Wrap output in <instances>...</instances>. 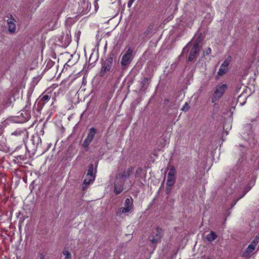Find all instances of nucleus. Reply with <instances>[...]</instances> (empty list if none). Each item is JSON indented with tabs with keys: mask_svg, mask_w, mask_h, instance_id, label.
Returning a JSON list of instances; mask_svg holds the SVG:
<instances>
[{
	"mask_svg": "<svg viewBox=\"0 0 259 259\" xmlns=\"http://www.w3.org/2000/svg\"><path fill=\"white\" fill-rule=\"evenodd\" d=\"M22 134H23V132L22 131H21V130H16L14 132L12 133V135H15V136H20Z\"/></svg>",
	"mask_w": 259,
	"mask_h": 259,
	"instance_id": "5701e85b",
	"label": "nucleus"
},
{
	"mask_svg": "<svg viewBox=\"0 0 259 259\" xmlns=\"http://www.w3.org/2000/svg\"><path fill=\"white\" fill-rule=\"evenodd\" d=\"M211 49L210 48H208L206 51V53L207 55H208L210 53H211Z\"/></svg>",
	"mask_w": 259,
	"mask_h": 259,
	"instance_id": "bb28decb",
	"label": "nucleus"
},
{
	"mask_svg": "<svg viewBox=\"0 0 259 259\" xmlns=\"http://www.w3.org/2000/svg\"><path fill=\"white\" fill-rule=\"evenodd\" d=\"M135 177L140 181V179H145V175L142 168H138L135 172Z\"/></svg>",
	"mask_w": 259,
	"mask_h": 259,
	"instance_id": "4468645a",
	"label": "nucleus"
},
{
	"mask_svg": "<svg viewBox=\"0 0 259 259\" xmlns=\"http://www.w3.org/2000/svg\"><path fill=\"white\" fill-rule=\"evenodd\" d=\"M140 183H141L142 185H143V183H142V182H140Z\"/></svg>",
	"mask_w": 259,
	"mask_h": 259,
	"instance_id": "7c9ffc66",
	"label": "nucleus"
},
{
	"mask_svg": "<svg viewBox=\"0 0 259 259\" xmlns=\"http://www.w3.org/2000/svg\"><path fill=\"white\" fill-rule=\"evenodd\" d=\"M133 207V200L132 198H126L125 200L124 207L118 209L116 211V214L121 215L131 211Z\"/></svg>",
	"mask_w": 259,
	"mask_h": 259,
	"instance_id": "7ed1b4c3",
	"label": "nucleus"
},
{
	"mask_svg": "<svg viewBox=\"0 0 259 259\" xmlns=\"http://www.w3.org/2000/svg\"><path fill=\"white\" fill-rule=\"evenodd\" d=\"M257 241L254 240L247 247L246 250L243 253V256L244 257H247L250 254H251L253 251L255 250L256 245L257 244Z\"/></svg>",
	"mask_w": 259,
	"mask_h": 259,
	"instance_id": "9d476101",
	"label": "nucleus"
},
{
	"mask_svg": "<svg viewBox=\"0 0 259 259\" xmlns=\"http://www.w3.org/2000/svg\"><path fill=\"white\" fill-rule=\"evenodd\" d=\"M96 4H97V3H96H96H95V7H96Z\"/></svg>",
	"mask_w": 259,
	"mask_h": 259,
	"instance_id": "c756f323",
	"label": "nucleus"
},
{
	"mask_svg": "<svg viewBox=\"0 0 259 259\" xmlns=\"http://www.w3.org/2000/svg\"><path fill=\"white\" fill-rule=\"evenodd\" d=\"M133 50L128 47L122 57L120 62L122 67H125L130 64L133 59Z\"/></svg>",
	"mask_w": 259,
	"mask_h": 259,
	"instance_id": "20e7f679",
	"label": "nucleus"
},
{
	"mask_svg": "<svg viewBox=\"0 0 259 259\" xmlns=\"http://www.w3.org/2000/svg\"><path fill=\"white\" fill-rule=\"evenodd\" d=\"M156 235L151 240L152 243H156L159 242L161 239V235L159 231H157Z\"/></svg>",
	"mask_w": 259,
	"mask_h": 259,
	"instance_id": "f3484780",
	"label": "nucleus"
},
{
	"mask_svg": "<svg viewBox=\"0 0 259 259\" xmlns=\"http://www.w3.org/2000/svg\"><path fill=\"white\" fill-rule=\"evenodd\" d=\"M97 133V130L94 127H91L88 132L87 138L84 140L82 146L87 151L89 149V146L92 142Z\"/></svg>",
	"mask_w": 259,
	"mask_h": 259,
	"instance_id": "39448f33",
	"label": "nucleus"
},
{
	"mask_svg": "<svg viewBox=\"0 0 259 259\" xmlns=\"http://www.w3.org/2000/svg\"><path fill=\"white\" fill-rule=\"evenodd\" d=\"M50 99L49 96L46 95L42 97L41 100L44 102V103H47Z\"/></svg>",
	"mask_w": 259,
	"mask_h": 259,
	"instance_id": "412c9836",
	"label": "nucleus"
},
{
	"mask_svg": "<svg viewBox=\"0 0 259 259\" xmlns=\"http://www.w3.org/2000/svg\"><path fill=\"white\" fill-rule=\"evenodd\" d=\"M257 29H258V30H259V26L258 27V28H257Z\"/></svg>",
	"mask_w": 259,
	"mask_h": 259,
	"instance_id": "2f4dec72",
	"label": "nucleus"
},
{
	"mask_svg": "<svg viewBox=\"0 0 259 259\" xmlns=\"http://www.w3.org/2000/svg\"><path fill=\"white\" fill-rule=\"evenodd\" d=\"M134 171V167L133 166L129 167L119 172L116 176L118 180H121L123 182L128 178Z\"/></svg>",
	"mask_w": 259,
	"mask_h": 259,
	"instance_id": "423d86ee",
	"label": "nucleus"
},
{
	"mask_svg": "<svg viewBox=\"0 0 259 259\" xmlns=\"http://www.w3.org/2000/svg\"><path fill=\"white\" fill-rule=\"evenodd\" d=\"M247 192V191H245L243 192V195L241 196H240V197H239V198L237 200V201L239 199L242 198L246 194Z\"/></svg>",
	"mask_w": 259,
	"mask_h": 259,
	"instance_id": "a878e982",
	"label": "nucleus"
},
{
	"mask_svg": "<svg viewBox=\"0 0 259 259\" xmlns=\"http://www.w3.org/2000/svg\"><path fill=\"white\" fill-rule=\"evenodd\" d=\"M4 124L2 123L0 124V145H2L3 143H4L5 141V139L2 134L3 133L4 129Z\"/></svg>",
	"mask_w": 259,
	"mask_h": 259,
	"instance_id": "dca6fc26",
	"label": "nucleus"
},
{
	"mask_svg": "<svg viewBox=\"0 0 259 259\" xmlns=\"http://www.w3.org/2000/svg\"><path fill=\"white\" fill-rule=\"evenodd\" d=\"M106 107H107V106H106L104 108V110H106Z\"/></svg>",
	"mask_w": 259,
	"mask_h": 259,
	"instance_id": "cd10ccee",
	"label": "nucleus"
},
{
	"mask_svg": "<svg viewBox=\"0 0 259 259\" xmlns=\"http://www.w3.org/2000/svg\"><path fill=\"white\" fill-rule=\"evenodd\" d=\"M135 1V0H129L128 4H127V6H128V8H130L132 6L133 3Z\"/></svg>",
	"mask_w": 259,
	"mask_h": 259,
	"instance_id": "393cba45",
	"label": "nucleus"
},
{
	"mask_svg": "<svg viewBox=\"0 0 259 259\" xmlns=\"http://www.w3.org/2000/svg\"><path fill=\"white\" fill-rule=\"evenodd\" d=\"M21 115L24 116L25 120H28L30 118V114L28 112L22 111Z\"/></svg>",
	"mask_w": 259,
	"mask_h": 259,
	"instance_id": "aec40b11",
	"label": "nucleus"
},
{
	"mask_svg": "<svg viewBox=\"0 0 259 259\" xmlns=\"http://www.w3.org/2000/svg\"><path fill=\"white\" fill-rule=\"evenodd\" d=\"M199 51V48L198 43H195L192 48L188 60L189 61H192L198 55Z\"/></svg>",
	"mask_w": 259,
	"mask_h": 259,
	"instance_id": "1a4fd4ad",
	"label": "nucleus"
},
{
	"mask_svg": "<svg viewBox=\"0 0 259 259\" xmlns=\"http://www.w3.org/2000/svg\"><path fill=\"white\" fill-rule=\"evenodd\" d=\"M229 64V60L228 59L225 60L220 66V68L217 73L216 76L217 78H219V76L224 75L228 70V67Z\"/></svg>",
	"mask_w": 259,
	"mask_h": 259,
	"instance_id": "6e6552de",
	"label": "nucleus"
},
{
	"mask_svg": "<svg viewBox=\"0 0 259 259\" xmlns=\"http://www.w3.org/2000/svg\"><path fill=\"white\" fill-rule=\"evenodd\" d=\"M95 176L88 177L87 175H86L83 181L82 189L84 190L90 184L93 183L95 180Z\"/></svg>",
	"mask_w": 259,
	"mask_h": 259,
	"instance_id": "ddd939ff",
	"label": "nucleus"
},
{
	"mask_svg": "<svg viewBox=\"0 0 259 259\" xmlns=\"http://www.w3.org/2000/svg\"><path fill=\"white\" fill-rule=\"evenodd\" d=\"M6 18H7L6 21L8 33L10 34L16 33L17 29L16 19L11 14H8Z\"/></svg>",
	"mask_w": 259,
	"mask_h": 259,
	"instance_id": "f03ea898",
	"label": "nucleus"
},
{
	"mask_svg": "<svg viewBox=\"0 0 259 259\" xmlns=\"http://www.w3.org/2000/svg\"><path fill=\"white\" fill-rule=\"evenodd\" d=\"M124 182H122L121 180H118V179L116 178V180L114 183V193L116 194H120L123 190V185Z\"/></svg>",
	"mask_w": 259,
	"mask_h": 259,
	"instance_id": "9b49d317",
	"label": "nucleus"
},
{
	"mask_svg": "<svg viewBox=\"0 0 259 259\" xmlns=\"http://www.w3.org/2000/svg\"><path fill=\"white\" fill-rule=\"evenodd\" d=\"M175 174L176 170L175 168L173 166L171 167L167 175V185L172 186L174 185L176 180Z\"/></svg>",
	"mask_w": 259,
	"mask_h": 259,
	"instance_id": "0eeeda50",
	"label": "nucleus"
},
{
	"mask_svg": "<svg viewBox=\"0 0 259 259\" xmlns=\"http://www.w3.org/2000/svg\"><path fill=\"white\" fill-rule=\"evenodd\" d=\"M38 141H39H39H41V140H40V138H39V137H38Z\"/></svg>",
	"mask_w": 259,
	"mask_h": 259,
	"instance_id": "c85d7f7f",
	"label": "nucleus"
},
{
	"mask_svg": "<svg viewBox=\"0 0 259 259\" xmlns=\"http://www.w3.org/2000/svg\"><path fill=\"white\" fill-rule=\"evenodd\" d=\"M217 237L218 236L214 232L211 231L209 234L206 235V239L209 242H211L216 239Z\"/></svg>",
	"mask_w": 259,
	"mask_h": 259,
	"instance_id": "2eb2a0df",
	"label": "nucleus"
},
{
	"mask_svg": "<svg viewBox=\"0 0 259 259\" xmlns=\"http://www.w3.org/2000/svg\"><path fill=\"white\" fill-rule=\"evenodd\" d=\"M63 254L64 255H65L64 259H71V254L69 251L64 250L63 251Z\"/></svg>",
	"mask_w": 259,
	"mask_h": 259,
	"instance_id": "6ab92c4d",
	"label": "nucleus"
},
{
	"mask_svg": "<svg viewBox=\"0 0 259 259\" xmlns=\"http://www.w3.org/2000/svg\"><path fill=\"white\" fill-rule=\"evenodd\" d=\"M189 109V105H188V103L186 102L185 103V104L184 105V106H183V107L182 108L181 110L186 112V111H188Z\"/></svg>",
	"mask_w": 259,
	"mask_h": 259,
	"instance_id": "4be33fe9",
	"label": "nucleus"
},
{
	"mask_svg": "<svg viewBox=\"0 0 259 259\" xmlns=\"http://www.w3.org/2000/svg\"><path fill=\"white\" fill-rule=\"evenodd\" d=\"M228 89V85L226 83H219L215 88L213 97L212 98V102L214 103L219 100L225 94Z\"/></svg>",
	"mask_w": 259,
	"mask_h": 259,
	"instance_id": "f257e3e1",
	"label": "nucleus"
},
{
	"mask_svg": "<svg viewBox=\"0 0 259 259\" xmlns=\"http://www.w3.org/2000/svg\"><path fill=\"white\" fill-rule=\"evenodd\" d=\"M87 175L88 177L95 176L94 174V165L93 164L90 165Z\"/></svg>",
	"mask_w": 259,
	"mask_h": 259,
	"instance_id": "a211bd4d",
	"label": "nucleus"
},
{
	"mask_svg": "<svg viewBox=\"0 0 259 259\" xmlns=\"http://www.w3.org/2000/svg\"><path fill=\"white\" fill-rule=\"evenodd\" d=\"M113 61V58L111 57H108L104 62L102 68V71L105 72L109 71L111 68L112 63Z\"/></svg>",
	"mask_w": 259,
	"mask_h": 259,
	"instance_id": "f8f14e48",
	"label": "nucleus"
},
{
	"mask_svg": "<svg viewBox=\"0 0 259 259\" xmlns=\"http://www.w3.org/2000/svg\"><path fill=\"white\" fill-rule=\"evenodd\" d=\"M171 186H168L166 185V193L167 194H168L170 191H171Z\"/></svg>",
	"mask_w": 259,
	"mask_h": 259,
	"instance_id": "b1692460",
	"label": "nucleus"
}]
</instances>
